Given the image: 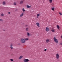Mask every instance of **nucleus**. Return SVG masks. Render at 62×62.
Segmentation results:
<instances>
[{
	"label": "nucleus",
	"mask_w": 62,
	"mask_h": 62,
	"mask_svg": "<svg viewBox=\"0 0 62 62\" xmlns=\"http://www.w3.org/2000/svg\"><path fill=\"white\" fill-rule=\"evenodd\" d=\"M47 50V49H45L44 50V51H46Z\"/></svg>",
	"instance_id": "28"
},
{
	"label": "nucleus",
	"mask_w": 62,
	"mask_h": 62,
	"mask_svg": "<svg viewBox=\"0 0 62 62\" xmlns=\"http://www.w3.org/2000/svg\"><path fill=\"white\" fill-rule=\"evenodd\" d=\"M23 14H24L23 13H22V14H21L20 15V17H22L23 16Z\"/></svg>",
	"instance_id": "9"
},
{
	"label": "nucleus",
	"mask_w": 62,
	"mask_h": 62,
	"mask_svg": "<svg viewBox=\"0 0 62 62\" xmlns=\"http://www.w3.org/2000/svg\"><path fill=\"white\" fill-rule=\"evenodd\" d=\"M11 9V8H9V9Z\"/></svg>",
	"instance_id": "34"
},
{
	"label": "nucleus",
	"mask_w": 62,
	"mask_h": 62,
	"mask_svg": "<svg viewBox=\"0 0 62 62\" xmlns=\"http://www.w3.org/2000/svg\"><path fill=\"white\" fill-rule=\"evenodd\" d=\"M49 1L50 3H51L52 2V0H49Z\"/></svg>",
	"instance_id": "21"
},
{
	"label": "nucleus",
	"mask_w": 62,
	"mask_h": 62,
	"mask_svg": "<svg viewBox=\"0 0 62 62\" xmlns=\"http://www.w3.org/2000/svg\"><path fill=\"white\" fill-rule=\"evenodd\" d=\"M21 1H24V0H21Z\"/></svg>",
	"instance_id": "31"
},
{
	"label": "nucleus",
	"mask_w": 62,
	"mask_h": 62,
	"mask_svg": "<svg viewBox=\"0 0 62 62\" xmlns=\"http://www.w3.org/2000/svg\"><path fill=\"white\" fill-rule=\"evenodd\" d=\"M55 8L54 7H53L52 9H51L52 10L54 11V10Z\"/></svg>",
	"instance_id": "15"
},
{
	"label": "nucleus",
	"mask_w": 62,
	"mask_h": 62,
	"mask_svg": "<svg viewBox=\"0 0 62 62\" xmlns=\"http://www.w3.org/2000/svg\"><path fill=\"white\" fill-rule=\"evenodd\" d=\"M23 2V1H21L20 2V4H22Z\"/></svg>",
	"instance_id": "10"
},
{
	"label": "nucleus",
	"mask_w": 62,
	"mask_h": 62,
	"mask_svg": "<svg viewBox=\"0 0 62 62\" xmlns=\"http://www.w3.org/2000/svg\"><path fill=\"white\" fill-rule=\"evenodd\" d=\"M60 45H62V43H60Z\"/></svg>",
	"instance_id": "29"
},
{
	"label": "nucleus",
	"mask_w": 62,
	"mask_h": 62,
	"mask_svg": "<svg viewBox=\"0 0 62 62\" xmlns=\"http://www.w3.org/2000/svg\"><path fill=\"white\" fill-rule=\"evenodd\" d=\"M2 4L3 5H6V2H5L4 1L3 2Z\"/></svg>",
	"instance_id": "16"
},
{
	"label": "nucleus",
	"mask_w": 62,
	"mask_h": 62,
	"mask_svg": "<svg viewBox=\"0 0 62 62\" xmlns=\"http://www.w3.org/2000/svg\"><path fill=\"white\" fill-rule=\"evenodd\" d=\"M12 44H11L10 45V47L11 49H13V47H12Z\"/></svg>",
	"instance_id": "12"
},
{
	"label": "nucleus",
	"mask_w": 62,
	"mask_h": 62,
	"mask_svg": "<svg viewBox=\"0 0 62 62\" xmlns=\"http://www.w3.org/2000/svg\"><path fill=\"white\" fill-rule=\"evenodd\" d=\"M8 14H10V12H8Z\"/></svg>",
	"instance_id": "33"
},
{
	"label": "nucleus",
	"mask_w": 62,
	"mask_h": 62,
	"mask_svg": "<svg viewBox=\"0 0 62 62\" xmlns=\"http://www.w3.org/2000/svg\"><path fill=\"white\" fill-rule=\"evenodd\" d=\"M29 40V39L28 38H26V39H25V40L26 41H27L28 40Z\"/></svg>",
	"instance_id": "20"
},
{
	"label": "nucleus",
	"mask_w": 62,
	"mask_h": 62,
	"mask_svg": "<svg viewBox=\"0 0 62 62\" xmlns=\"http://www.w3.org/2000/svg\"><path fill=\"white\" fill-rule=\"evenodd\" d=\"M46 31L47 32H48L49 31V29L48 28L46 27L45 29Z\"/></svg>",
	"instance_id": "4"
},
{
	"label": "nucleus",
	"mask_w": 62,
	"mask_h": 62,
	"mask_svg": "<svg viewBox=\"0 0 62 62\" xmlns=\"http://www.w3.org/2000/svg\"><path fill=\"white\" fill-rule=\"evenodd\" d=\"M40 14H37V18H38L39 16H40Z\"/></svg>",
	"instance_id": "8"
},
{
	"label": "nucleus",
	"mask_w": 62,
	"mask_h": 62,
	"mask_svg": "<svg viewBox=\"0 0 62 62\" xmlns=\"http://www.w3.org/2000/svg\"><path fill=\"white\" fill-rule=\"evenodd\" d=\"M51 31H52V32H54L55 31V30H54L53 29Z\"/></svg>",
	"instance_id": "18"
},
{
	"label": "nucleus",
	"mask_w": 62,
	"mask_h": 62,
	"mask_svg": "<svg viewBox=\"0 0 62 62\" xmlns=\"http://www.w3.org/2000/svg\"><path fill=\"white\" fill-rule=\"evenodd\" d=\"M23 57V56H20L19 58V59L20 60Z\"/></svg>",
	"instance_id": "13"
},
{
	"label": "nucleus",
	"mask_w": 62,
	"mask_h": 62,
	"mask_svg": "<svg viewBox=\"0 0 62 62\" xmlns=\"http://www.w3.org/2000/svg\"><path fill=\"white\" fill-rule=\"evenodd\" d=\"M56 26L58 29V30H59L60 28V27L59 26H58V25H57Z\"/></svg>",
	"instance_id": "14"
},
{
	"label": "nucleus",
	"mask_w": 62,
	"mask_h": 62,
	"mask_svg": "<svg viewBox=\"0 0 62 62\" xmlns=\"http://www.w3.org/2000/svg\"><path fill=\"white\" fill-rule=\"evenodd\" d=\"M50 41V40L49 39H47L46 40V43H48Z\"/></svg>",
	"instance_id": "7"
},
{
	"label": "nucleus",
	"mask_w": 62,
	"mask_h": 62,
	"mask_svg": "<svg viewBox=\"0 0 62 62\" xmlns=\"http://www.w3.org/2000/svg\"><path fill=\"white\" fill-rule=\"evenodd\" d=\"M59 14L60 15H62V13H61L60 12H59Z\"/></svg>",
	"instance_id": "24"
},
{
	"label": "nucleus",
	"mask_w": 62,
	"mask_h": 62,
	"mask_svg": "<svg viewBox=\"0 0 62 62\" xmlns=\"http://www.w3.org/2000/svg\"><path fill=\"white\" fill-rule=\"evenodd\" d=\"M0 21H1V22H3V20L2 19H0Z\"/></svg>",
	"instance_id": "25"
},
{
	"label": "nucleus",
	"mask_w": 62,
	"mask_h": 62,
	"mask_svg": "<svg viewBox=\"0 0 62 62\" xmlns=\"http://www.w3.org/2000/svg\"><path fill=\"white\" fill-rule=\"evenodd\" d=\"M29 60L28 59H25L23 60V61L25 62H28Z\"/></svg>",
	"instance_id": "5"
},
{
	"label": "nucleus",
	"mask_w": 62,
	"mask_h": 62,
	"mask_svg": "<svg viewBox=\"0 0 62 62\" xmlns=\"http://www.w3.org/2000/svg\"><path fill=\"white\" fill-rule=\"evenodd\" d=\"M29 30V29L28 28H26V31H28Z\"/></svg>",
	"instance_id": "22"
},
{
	"label": "nucleus",
	"mask_w": 62,
	"mask_h": 62,
	"mask_svg": "<svg viewBox=\"0 0 62 62\" xmlns=\"http://www.w3.org/2000/svg\"><path fill=\"white\" fill-rule=\"evenodd\" d=\"M61 37L62 39V35L61 36Z\"/></svg>",
	"instance_id": "32"
},
{
	"label": "nucleus",
	"mask_w": 62,
	"mask_h": 62,
	"mask_svg": "<svg viewBox=\"0 0 62 62\" xmlns=\"http://www.w3.org/2000/svg\"><path fill=\"white\" fill-rule=\"evenodd\" d=\"M27 35L28 37H29L30 36V35L29 34V33H27Z\"/></svg>",
	"instance_id": "17"
},
{
	"label": "nucleus",
	"mask_w": 62,
	"mask_h": 62,
	"mask_svg": "<svg viewBox=\"0 0 62 62\" xmlns=\"http://www.w3.org/2000/svg\"><path fill=\"white\" fill-rule=\"evenodd\" d=\"M53 39L54 40V41L55 42V43L57 44L58 43V41L57 39H56V37H54L53 38Z\"/></svg>",
	"instance_id": "1"
},
{
	"label": "nucleus",
	"mask_w": 62,
	"mask_h": 62,
	"mask_svg": "<svg viewBox=\"0 0 62 62\" xmlns=\"http://www.w3.org/2000/svg\"><path fill=\"white\" fill-rule=\"evenodd\" d=\"M17 8V9L16 10H18V9L17 8Z\"/></svg>",
	"instance_id": "30"
},
{
	"label": "nucleus",
	"mask_w": 62,
	"mask_h": 62,
	"mask_svg": "<svg viewBox=\"0 0 62 62\" xmlns=\"http://www.w3.org/2000/svg\"><path fill=\"white\" fill-rule=\"evenodd\" d=\"M21 41L22 43H25V39H21Z\"/></svg>",
	"instance_id": "2"
},
{
	"label": "nucleus",
	"mask_w": 62,
	"mask_h": 62,
	"mask_svg": "<svg viewBox=\"0 0 62 62\" xmlns=\"http://www.w3.org/2000/svg\"><path fill=\"white\" fill-rule=\"evenodd\" d=\"M59 54H57L56 55V58L57 59H59Z\"/></svg>",
	"instance_id": "3"
},
{
	"label": "nucleus",
	"mask_w": 62,
	"mask_h": 62,
	"mask_svg": "<svg viewBox=\"0 0 62 62\" xmlns=\"http://www.w3.org/2000/svg\"><path fill=\"white\" fill-rule=\"evenodd\" d=\"M22 10L23 12H24L25 11V10H24V8H23L22 9Z\"/></svg>",
	"instance_id": "19"
},
{
	"label": "nucleus",
	"mask_w": 62,
	"mask_h": 62,
	"mask_svg": "<svg viewBox=\"0 0 62 62\" xmlns=\"http://www.w3.org/2000/svg\"><path fill=\"white\" fill-rule=\"evenodd\" d=\"M36 25L37 26H38L39 27H40V24L39 23H38V22L37 23H36Z\"/></svg>",
	"instance_id": "6"
},
{
	"label": "nucleus",
	"mask_w": 62,
	"mask_h": 62,
	"mask_svg": "<svg viewBox=\"0 0 62 62\" xmlns=\"http://www.w3.org/2000/svg\"><path fill=\"white\" fill-rule=\"evenodd\" d=\"M1 16H4V14H1Z\"/></svg>",
	"instance_id": "27"
},
{
	"label": "nucleus",
	"mask_w": 62,
	"mask_h": 62,
	"mask_svg": "<svg viewBox=\"0 0 62 62\" xmlns=\"http://www.w3.org/2000/svg\"><path fill=\"white\" fill-rule=\"evenodd\" d=\"M13 4L14 5H16V2H14Z\"/></svg>",
	"instance_id": "26"
},
{
	"label": "nucleus",
	"mask_w": 62,
	"mask_h": 62,
	"mask_svg": "<svg viewBox=\"0 0 62 62\" xmlns=\"http://www.w3.org/2000/svg\"><path fill=\"white\" fill-rule=\"evenodd\" d=\"M26 7L27 8H31V6H29V5H27L26 6Z\"/></svg>",
	"instance_id": "11"
},
{
	"label": "nucleus",
	"mask_w": 62,
	"mask_h": 62,
	"mask_svg": "<svg viewBox=\"0 0 62 62\" xmlns=\"http://www.w3.org/2000/svg\"><path fill=\"white\" fill-rule=\"evenodd\" d=\"M10 60H11V61H13V59H10Z\"/></svg>",
	"instance_id": "23"
}]
</instances>
